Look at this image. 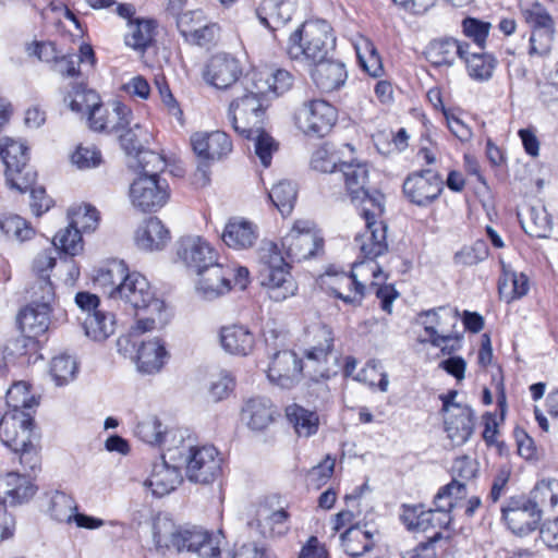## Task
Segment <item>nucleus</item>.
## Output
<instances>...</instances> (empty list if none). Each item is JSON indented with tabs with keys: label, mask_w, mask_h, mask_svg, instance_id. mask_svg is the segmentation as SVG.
<instances>
[{
	"label": "nucleus",
	"mask_w": 558,
	"mask_h": 558,
	"mask_svg": "<svg viewBox=\"0 0 558 558\" xmlns=\"http://www.w3.org/2000/svg\"><path fill=\"white\" fill-rule=\"evenodd\" d=\"M502 519L517 536H526L539 527L542 510L536 509L527 496L511 497L501 508Z\"/></svg>",
	"instance_id": "2eb2a0df"
},
{
	"label": "nucleus",
	"mask_w": 558,
	"mask_h": 558,
	"mask_svg": "<svg viewBox=\"0 0 558 558\" xmlns=\"http://www.w3.org/2000/svg\"><path fill=\"white\" fill-rule=\"evenodd\" d=\"M167 352L159 339L143 341L137 349L136 364L140 372L154 374L161 369Z\"/></svg>",
	"instance_id": "e433bc0d"
},
{
	"label": "nucleus",
	"mask_w": 558,
	"mask_h": 558,
	"mask_svg": "<svg viewBox=\"0 0 558 558\" xmlns=\"http://www.w3.org/2000/svg\"><path fill=\"white\" fill-rule=\"evenodd\" d=\"M177 27L186 43L197 46L213 43L219 32L218 25L209 22L202 10L179 14Z\"/></svg>",
	"instance_id": "412c9836"
},
{
	"label": "nucleus",
	"mask_w": 558,
	"mask_h": 558,
	"mask_svg": "<svg viewBox=\"0 0 558 558\" xmlns=\"http://www.w3.org/2000/svg\"><path fill=\"white\" fill-rule=\"evenodd\" d=\"M501 276L498 281L500 298L507 303L524 296L529 292V279L523 272H517L505 262H500Z\"/></svg>",
	"instance_id": "f704fd0d"
},
{
	"label": "nucleus",
	"mask_w": 558,
	"mask_h": 558,
	"mask_svg": "<svg viewBox=\"0 0 558 558\" xmlns=\"http://www.w3.org/2000/svg\"><path fill=\"white\" fill-rule=\"evenodd\" d=\"M191 145L203 160H220L232 151V142L222 131L196 132L191 136Z\"/></svg>",
	"instance_id": "a878e982"
},
{
	"label": "nucleus",
	"mask_w": 558,
	"mask_h": 558,
	"mask_svg": "<svg viewBox=\"0 0 558 558\" xmlns=\"http://www.w3.org/2000/svg\"><path fill=\"white\" fill-rule=\"evenodd\" d=\"M282 250L291 262H302L315 256L323 248V238L318 234L314 221L296 220L291 230L281 240Z\"/></svg>",
	"instance_id": "9b49d317"
},
{
	"label": "nucleus",
	"mask_w": 558,
	"mask_h": 558,
	"mask_svg": "<svg viewBox=\"0 0 558 558\" xmlns=\"http://www.w3.org/2000/svg\"><path fill=\"white\" fill-rule=\"evenodd\" d=\"M536 506V509L544 510L545 507L554 508L558 505V481L542 480L527 497Z\"/></svg>",
	"instance_id": "6e6d98bb"
},
{
	"label": "nucleus",
	"mask_w": 558,
	"mask_h": 558,
	"mask_svg": "<svg viewBox=\"0 0 558 558\" xmlns=\"http://www.w3.org/2000/svg\"><path fill=\"white\" fill-rule=\"evenodd\" d=\"M257 239L253 223L243 219L230 220L222 232L223 242L232 248L243 250L251 247Z\"/></svg>",
	"instance_id": "4c0bfd02"
},
{
	"label": "nucleus",
	"mask_w": 558,
	"mask_h": 558,
	"mask_svg": "<svg viewBox=\"0 0 558 558\" xmlns=\"http://www.w3.org/2000/svg\"><path fill=\"white\" fill-rule=\"evenodd\" d=\"M336 108L323 99L305 101L295 116L298 128L305 134L324 136L337 121Z\"/></svg>",
	"instance_id": "dca6fc26"
},
{
	"label": "nucleus",
	"mask_w": 558,
	"mask_h": 558,
	"mask_svg": "<svg viewBox=\"0 0 558 558\" xmlns=\"http://www.w3.org/2000/svg\"><path fill=\"white\" fill-rule=\"evenodd\" d=\"M169 460L184 466L186 478L195 484L208 485L215 482L222 472V457L216 447L194 446L182 436V441L170 448Z\"/></svg>",
	"instance_id": "20e7f679"
},
{
	"label": "nucleus",
	"mask_w": 558,
	"mask_h": 558,
	"mask_svg": "<svg viewBox=\"0 0 558 558\" xmlns=\"http://www.w3.org/2000/svg\"><path fill=\"white\" fill-rule=\"evenodd\" d=\"M336 46L330 24L324 20L305 21L289 37L287 52L291 59L314 65L328 58Z\"/></svg>",
	"instance_id": "39448f33"
},
{
	"label": "nucleus",
	"mask_w": 558,
	"mask_h": 558,
	"mask_svg": "<svg viewBox=\"0 0 558 558\" xmlns=\"http://www.w3.org/2000/svg\"><path fill=\"white\" fill-rule=\"evenodd\" d=\"M275 408L267 398H252L247 400L242 418L254 430L265 429L274 420Z\"/></svg>",
	"instance_id": "c9c22d12"
},
{
	"label": "nucleus",
	"mask_w": 558,
	"mask_h": 558,
	"mask_svg": "<svg viewBox=\"0 0 558 558\" xmlns=\"http://www.w3.org/2000/svg\"><path fill=\"white\" fill-rule=\"evenodd\" d=\"M340 163L338 151L328 144L318 147L311 158L312 168L324 173L333 172Z\"/></svg>",
	"instance_id": "0e129e2a"
},
{
	"label": "nucleus",
	"mask_w": 558,
	"mask_h": 558,
	"mask_svg": "<svg viewBox=\"0 0 558 558\" xmlns=\"http://www.w3.org/2000/svg\"><path fill=\"white\" fill-rule=\"evenodd\" d=\"M241 74L242 69L234 57L218 53L209 59L204 72V78L217 89L232 88L236 92L242 87L241 82H239Z\"/></svg>",
	"instance_id": "aec40b11"
},
{
	"label": "nucleus",
	"mask_w": 558,
	"mask_h": 558,
	"mask_svg": "<svg viewBox=\"0 0 558 558\" xmlns=\"http://www.w3.org/2000/svg\"><path fill=\"white\" fill-rule=\"evenodd\" d=\"M489 255V250L485 241L477 240L471 246H464L453 256V262L458 266H474L485 260Z\"/></svg>",
	"instance_id": "69168bd1"
},
{
	"label": "nucleus",
	"mask_w": 558,
	"mask_h": 558,
	"mask_svg": "<svg viewBox=\"0 0 558 558\" xmlns=\"http://www.w3.org/2000/svg\"><path fill=\"white\" fill-rule=\"evenodd\" d=\"M344 551L351 557H360L374 546L373 534L359 525H351L340 536Z\"/></svg>",
	"instance_id": "a18cd8bd"
},
{
	"label": "nucleus",
	"mask_w": 558,
	"mask_h": 558,
	"mask_svg": "<svg viewBox=\"0 0 558 558\" xmlns=\"http://www.w3.org/2000/svg\"><path fill=\"white\" fill-rule=\"evenodd\" d=\"M77 510V504L73 497L65 493L57 492L50 502V515L60 523H72Z\"/></svg>",
	"instance_id": "13d9d810"
},
{
	"label": "nucleus",
	"mask_w": 558,
	"mask_h": 558,
	"mask_svg": "<svg viewBox=\"0 0 558 558\" xmlns=\"http://www.w3.org/2000/svg\"><path fill=\"white\" fill-rule=\"evenodd\" d=\"M462 33L472 40L474 48L484 50L490 31V23L475 17H465L462 23Z\"/></svg>",
	"instance_id": "680f3d73"
},
{
	"label": "nucleus",
	"mask_w": 558,
	"mask_h": 558,
	"mask_svg": "<svg viewBox=\"0 0 558 558\" xmlns=\"http://www.w3.org/2000/svg\"><path fill=\"white\" fill-rule=\"evenodd\" d=\"M384 204L376 203L373 207L361 208V216L365 221V230L355 236V243L368 263L383 255L388 250L387 226L381 220Z\"/></svg>",
	"instance_id": "9d476101"
},
{
	"label": "nucleus",
	"mask_w": 558,
	"mask_h": 558,
	"mask_svg": "<svg viewBox=\"0 0 558 558\" xmlns=\"http://www.w3.org/2000/svg\"><path fill=\"white\" fill-rule=\"evenodd\" d=\"M137 438L142 441L158 446L163 452H169L170 448H175L179 441H182L184 433L181 429L168 428L163 426L157 416H147L140 421L134 430Z\"/></svg>",
	"instance_id": "5701e85b"
},
{
	"label": "nucleus",
	"mask_w": 558,
	"mask_h": 558,
	"mask_svg": "<svg viewBox=\"0 0 558 558\" xmlns=\"http://www.w3.org/2000/svg\"><path fill=\"white\" fill-rule=\"evenodd\" d=\"M244 137L253 141L255 156L263 167L268 168L271 165L274 153L279 148L278 142H276L270 134L265 132L263 128H260L258 132Z\"/></svg>",
	"instance_id": "4d7b16f0"
},
{
	"label": "nucleus",
	"mask_w": 558,
	"mask_h": 558,
	"mask_svg": "<svg viewBox=\"0 0 558 558\" xmlns=\"http://www.w3.org/2000/svg\"><path fill=\"white\" fill-rule=\"evenodd\" d=\"M262 270V284L267 289L269 299L282 302L295 295L298 284L290 272V265L278 244L272 241L263 242L258 251Z\"/></svg>",
	"instance_id": "423d86ee"
},
{
	"label": "nucleus",
	"mask_w": 558,
	"mask_h": 558,
	"mask_svg": "<svg viewBox=\"0 0 558 558\" xmlns=\"http://www.w3.org/2000/svg\"><path fill=\"white\" fill-rule=\"evenodd\" d=\"M0 158L5 166V181L11 189L25 193L35 182L36 174L27 168L28 147L21 140H0Z\"/></svg>",
	"instance_id": "6e6552de"
},
{
	"label": "nucleus",
	"mask_w": 558,
	"mask_h": 558,
	"mask_svg": "<svg viewBox=\"0 0 558 558\" xmlns=\"http://www.w3.org/2000/svg\"><path fill=\"white\" fill-rule=\"evenodd\" d=\"M403 193L413 204L425 207L435 202L444 190L441 177L432 169L410 173L403 182Z\"/></svg>",
	"instance_id": "a211bd4d"
},
{
	"label": "nucleus",
	"mask_w": 558,
	"mask_h": 558,
	"mask_svg": "<svg viewBox=\"0 0 558 558\" xmlns=\"http://www.w3.org/2000/svg\"><path fill=\"white\" fill-rule=\"evenodd\" d=\"M466 496V485L464 482L453 480L442 486L434 498V504L438 510L450 514L451 510L457 506L459 499Z\"/></svg>",
	"instance_id": "603ef678"
},
{
	"label": "nucleus",
	"mask_w": 558,
	"mask_h": 558,
	"mask_svg": "<svg viewBox=\"0 0 558 558\" xmlns=\"http://www.w3.org/2000/svg\"><path fill=\"white\" fill-rule=\"evenodd\" d=\"M470 44L454 38H440L429 43L426 50V59L434 66H451L456 58L462 59L463 53L469 52Z\"/></svg>",
	"instance_id": "2f4dec72"
},
{
	"label": "nucleus",
	"mask_w": 558,
	"mask_h": 558,
	"mask_svg": "<svg viewBox=\"0 0 558 558\" xmlns=\"http://www.w3.org/2000/svg\"><path fill=\"white\" fill-rule=\"evenodd\" d=\"M286 415L300 437H310L316 434L319 424L316 412L291 404L286 409Z\"/></svg>",
	"instance_id": "49530a36"
},
{
	"label": "nucleus",
	"mask_w": 558,
	"mask_h": 558,
	"mask_svg": "<svg viewBox=\"0 0 558 558\" xmlns=\"http://www.w3.org/2000/svg\"><path fill=\"white\" fill-rule=\"evenodd\" d=\"M52 307L28 304L19 314V325L26 338H37L46 333L50 326Z\"/></svg>",
	"instance_id": "473e14b6"
},
{
	"label": "nucleus",
	"mask_w": 558,
	"mask_h": 558,
	"mask_svg": "<svg viewBox=\"0 0 558 558\" xmlns=\"http://www.w3.org/2000/svg\"><path fill=\"white\" fill-rule=\"evenodd\" d=\"M124 43L136 51H145L154 39V23L148 20L129 21Z\"/></svg>",
	"instance_id": "de8ad7c7"
},
{
	"label": "nucleus",
	"mask_w": 558,
	"mask_h": 558,
	"mask_svg": "<svg viewBox=\"0 0 558 558\" xmlns=\"http://www.w3.org/2000/svg\"><path fill=\"white\" fill-rule=\"evenodd\" d=\"M134 156L136 158V168L142 172L140 175H159L167 166L162 155L146 149V147L135 153Z\"/></svg>",
	"instance_id": "e2e57ef3"
},
{
	"label": "nucleus",
	"mask_w": 558,
	"mask_h": 558,
	"mask_svg": "<svg viewBox=\"0 0 558 558\" xmlns=\"http://www.w3.org/2000/svg\"><path fill=\"white\" fill-rule=\"evenodd\" d=\"M354 47L363 70L373 77L380 76L383 73V63L373 41L361 36Z\"/></svg>",
	"instance_id": "09e8293b"
},
{
	"label": "nucleus",
	"mask_w": 558,
	"mask_h": 558,
	"mask_svg": "<svg viewBox=\"0 0 558 558\" xmlns=\"http://www.w3.org/2000/svg\"><path fill=\"white\" fill-rule=\"evenodd\" d=\"M49 371L56 385L64 386L74 380L78 366L73 356L66 353H60L52 357Z\"/></svg>",
	"instance_id": "3c124183"
},
{
	"label": "nucleus",
	"mask_w": 558,
	"mask_h": 558,
	"mask_svg": "<svg viewBox=\"0 0 558 558\" xmlns=\"http://www.w3.org/2000/svg\"><path fill=\"white\" fill-rule=\"evenodd\" d=\"M525 22L532 31L554 27V21L547 10L539 3L533 2L521 9Z\"/></svg>",
	"instance_id": "774afa93"
},
{
	"label": "nucleus",
	"mask_w": 558,
	"mask_h": 558,
	"mask_svg": "<svg viewBox=\"0 0 558 558\" xmlns=\"http://www.w3.org/2000/svg\"><path fill=\"white\" fill-rule=\"evenodd\" d=\"M182 534L183 530L177 527L170 519H157L154 523L153 536L157 549L173 548L182 551Z\"/></svg>",
	"instance_id": "37998d69"
},
{
	"label": "nucleus",
	"mask_w": 558,
	"mask_h": 558,
	"mask_svg": "<svg viewBox=\"0 0 558 558\" xmlns=\"http://www.w3.org/2000/svg\"><path fill=\"white\" fill-rule=\"evenodd\" d=\"M296 195V186L290 181L278 182L268 194L274 206H276L282 215H289L292 211Z\"/></svg>",
	"instance_id": "5fc2aeb1"
},
{
	"label": "nucleus",
	"mask_w": 558,
	"mask_h": 558,
	"mask_svg": "<svg viewBox=\"0 0 558 558\" xmlns=\"http://www.w3.org/2000/svg\"><path fill=\"white\" fill-rule=\"evenodd\" d=\"M418 323L424 327L426 338H420V342H429L435 348H440L444 354H450L457 347L449 344L458 341V338L444 327L445 320H457L456 314L446 307L428 310L418 314Z\"/></svg>",
	"instance_id": "f3484780"
},
{
	"label": "nucleus",
	"mask_w": 558,
	"mask_h": 558,
	"mask_svg": "<svg viewBox=\"0 0 558 558\" xmlns=\"http://www.w3.org/2000/svg\"><path fill=\"white\" fill-rule=\"evenodd\" d=\"M36 487L29 478L16 472H10L0 478V501L3 505L15 506L29 500Z\"/></svg>",
	"instance_id": "7c9ffc66"
},
{
	"label": "nucleus",
	"mask_w": 558,
	"mask_h": 558,
	"mask_svg": "<svg viewBox=\"0 0 558 558\" xmlns=\"http://www.w3.org/2000/svg\"><path fill=\"white\" fill-rule=\"evenodd\" d=\"M5 402L9 412L25 411L38 405L35 396L31 393L29 386L25 381H17L8 389Z\"/></svg>",
	"instance_id": "864d4df0"
},
{
	"label": "nucleus",
	"mask_w": 558,
	"mask_h": 558,
	"mask_svg": "<svg viewBox=\"0 0 558 558\" xmlns=\"http://www.w3.org/2000/svg\"><path fill=\"white\" fill-rule=\"evenodd\" d=\"M401 520L411 531L426 532L429 529L440 531L451 522V515L447 512L435 509H424L422 505L403 506Z\"/></svg>",
	"instance_id": "393cba45"
},
{
	"label": "nucleus",
	"mask_w": 558,
	"mask_h": 558,
	"mask_svg": "<svg viewBox=\"0 0 558 558\" xmlns=\"http://www.w3.org/2000/svg\"><path fill=\"white\" fill-rule=\"evenodd\" d=\"M311 75L317 88L324 93L341 88L348 78L344 63L329 58L315 64Z\"/></svg>",
	"instance_id": "c756f323"
},
{
	"label": "nucleus",
	"mask_w": 558,
	"mask_h": 558,
	"mask_svg": "<svg viewBox=\"0 0 558 558\" xmlns=\"http://www.w3.org/2000/svg\"><path fill=\"white\" fill-rule=\"evenodd\" d=\"M169 196V185L159 175H138L129 189L132 206L142 213L159 210L167 204Z\"/></svg>",
	"instance_id": "ddd939ff"
},
{
	"label": "nucleus",
	"mask_w": 558,
	"mask_h": 558,
	"mask_svg": "<svg viewBox=\"0 0 558 558\" xmlns=\"http://www.w3.org/2000/svg\"><path fill=\"white\" fill-rule=\"evenodd\" d=\"M69 226L61 229L52 244L63 253L75 256L83 251L82 232H94L99 225V211L89 204L72 206L68 210Z\"/></svg>",
	"instance_id": "0eeeda50"
},
{
	"label": "nucleus",
	"mask_w": 558,
	"mask_h": 558,
	"mask_svg": "<svg viewBox=\"0 0 558 558\" xmlns=\"http://www.w3.org/2000/svg\"><path fill=\"white\" fill-rule=\"evenodd\" d=\"M29 304L38 306L47 304V307H52L56 300V292L50 277L36 278L29 289Z\"/></svg>",
	"instance_id": "338daca9"
},
{
	"label": "nucleus",
	"mask_w": 558,
	"mask_h": 558,
	"mask_svg": "<svg viewBox=\"0 0 558 558\" xmlns=\"http://www.w3.org/2000/svg\"><path fill=\"white\" fill-rule=\"evenodd\" d=\"M34 421L26 411H7L0 420V440L14 452H21L20 462L31 454Z\"/></svg>",
	"instance_id": "f8f14e48"
},
{
	"label": "nucleus",
	"mask_w": 558,
	"mask_h": 558,
	"mask_svg": "<svg viewBox=\"0 0 558 558\" xmlns=\"http://www.w3.org/2000/svg\"><path fill=\"white\" fill-rule=\"evenodd\" d=\"M445 432L456 446L465 444L474 432V413L470 407H454L452 412L445 413Z\"/></svg>",
	"instance_id": "c85d7f7f"
},
{
	"label": "nucleus",
	"mask_w": 558,
	"mask_h": 558,
	"mask_svg": "<svg viewBox=\"0 0 558 558\" xmlns=\"http://www.w3.org/2000/svg\"><path fill=\"white\" fill-rule=\"evenodd\" d=\"M219 342L227 353L247 356L254 351L256 339L247 326L232 324L220 328Z\"/></svg>",
	"instance_id": "cd10ccee"
},
{
	"label": "nucleus",
	"mask_w": 558,
	"mask_h": 558,
	"mask_svg": "<svg viewBox=\"0 0 558 558\" xmlns=\"http://www.w3.org/2000/svg\"><path fill=\"white\" fill-rule=\"evenodd\" d=\"M99 95L92 89H87L83 85L73 86L64 97V102L69 108L81 114H88V111L96 105H99Z\"/></svg>",
	"instance_id": "8fccbe9b"
},
{
	"label": "nucleus",
	"mask_w": 558,
	"mask_h": 558,
	"mask_svg": "<svg viewBox=\"0 0 558 558\" xmlns=\"http://www.w3.org/2000/svg\"><path fill=\"white\" fill-rule=\"evenodd\" d=\"M114 291V300H121L134 310L144 312V315L131 328L130 333L118 339L120 350L126 351L124 343H130L132 338L168 323L169 314L165 302L155 296L148 280L142 274L128 271L124 280Z\"/></svg>",
	"instance_id": "f03ea898"
},
{
	"label": "nucleus",
	"mask_w": 558,
	"mask_h": 558,
	"mask_svg": "<svg viewBox=\"0 0 558 558\" xmlns=\"http://www.w3.org/2000/svg\"><path fill=\"white\" fill-rule=\"evenodd\" d=\"M119 141L128 155H134L153 143L154 130L149 122H135L119 135Z\"/></svg>",
	"instance_id": "58836bf2"
},
{
	"label": "nucleus",
	"mask_w": 558,
	"mask_h": 558,
	"mask_svg": "<svg viewBox=\"0 0 558 558\" xmlns=\"http://www.w3.org/2000/svg\"><path fill=\"white\" fill-rule=\"evenodd\" d=\"M340 171L353 204L361 208L373 207L376 203L384 204V195L376 190L371 192L367 187L369 174L367 163L362 161L341 162Z\"/></svg>",
	"instance_id": "4468645a"
},
{
	"label": "nucleus",
	"mask_w": 558,
	"mask_h": 558,
	"mask_svg": "<svg viewBox=\"0 0 558 558\" xmlns=\"http://www.w3.org/2000/svg\"><path fill=\"white\" fill-rule=\"evenodd\" d=\"M129 269L123 260H110L94 276V282L102 288L109 298H116V288L124 280Z\"/></svg>",
	"instance_id": "79ce46f5"
},
{
	"label": "nucleus",
	"mask_w": 558,
	"mask_h": 558,
	"mask_svg": "<svg viewBox=\"0 0 558 558\" xmlns=\"http://www.w3.org/2000/svg\"><path fill=\"white\" fill-rule=\"evenodd\" d=\"M250 78L251 85L257 86V84H262L260 82L265 80L268 89L265 90V98L267 99L269 94H274L275 96H279L286 92H288L292 84L293 78L292 75L286 70H276L275 72L262 71V72H252L246 75Z\"/></svg>",
	"instance_id": "c03bdc74"
},
{
	"label": "nucleus",
	"mask_w": 558,
	"mask_h": 558,
	"mask_svg": "<svg viewBox=\"0 0 558 558\" xmlns=\"http://www.w3.org/2000/svg\"><path fill=\"white\" fill-rule=\"evenodd\" d=\"M170 240V232L157 217L146 219L136 230V245L144 251H159Z\"/></svg>",
	"instance_id": "72a5a7b5"
},
{
	"label": "nucleus",
	"mask_w": 558,
	"mask_h": 558,
	"mask_svg": "<svg viewBox=\"0 0 558 558\" xmlns=\"http://www.w3.org/2000/svg\"><path fill=\"white\" fill-rule=\"evenodd\" d=\"M471 48L470 46L469 52L463 53L461 59L465 63L469 76L477 82L490 80L496 68V59L483 50Z\"/></svg>",
	"instance_id": "ea45409f"
},
{
	"label": "nucleus",
	"mask_w": 558,
	"mask_h": 558,
	"mask_svg": "<svg viewBox=\"0 0 558 558\" xmlns=\"http://www.w3.org/2000/svg\"><path fill=\"white\" fill-rule=\"evenodd\" d=\"M181 482V465L171 462L165 451L160 459L153 463L145 485L151 489L155 496L162 497L173 492Z\"/></svg>",
	"instance_id": "b1692460"
},
{
	"label": "nucleus",
	"mask_w": 558,
	"mask_h": 558,
	"mask_svg": "<svg viewBox=\"0 0 558 558\" xmlns=\"http://www.w3.org/2000/svg\"><path fill=\"white\" fill-rule=\"evenodd\" d=\"M303 363L295 352L279 351L274 354L267 369L269 381L280 388L290 389L302 378Z\"/></svg>",
	"instance_id": "4be33fe9"
},
{
	"label": "nucleus",
	"mask_w": 558,
	"mask_h": 558,
	"mask_svg": "<svg viewBox=\"0 0 558 558\" xmlns=\"http://www.w3.org/2000/svg\"><path fill=\"white\" fill-rule=\"evenodd\" d=\"M251 85L250 78L245 75L241 81V88L230 102L228 118L233 130L241 136H250L263 128L267 100L265 90L269 88L267 82Z\"/></svg>",
	"instance_id": "7ed1b4c3"
},
{
	"label": "nucleus",
	"mask_w": 558,
	"mask_h": 558,
	"mask_svg": "<svg viewBox=\"0 0 558 558\" xmlns=\"http://www.w3.org/2000/svg\"><path fill=\"white\" fill-rule=\"evenodd\" d=\"M0 231L8 238L24 242L35 235L33 227L20 216H8L0 219Z\"/></svg>",
	"instance_id": "bf43d9fd"
},
{
	"label": "nucleus",
	"mask_w": 558,
	"mask_h": 558,
	"mask_svg": "<svg viewBox=\"0 0 558 558\" xmlns=\"http://www.w3.org/2000/svg\"><path fill=\"white\" fill-rule=\"evenodd\" d=\"M260 11L265 13V16H260V22L266 26H270L269 20L284 24L291 19L289 0H263Z\"/></svg>",
	"instance_id": "052dcab7"
},
{
	"label": "nucleus",
	"mask_w": 558,
	"mask_h": 558,
	"mask_svg": "<svg viewBox=\"0 0 558 558\" xmlns=\"http://www.w3.org/2000/svg\"><path fill=\"white\" fill-rule=\"evenodd\" d=\"M315 344L305 351V367L313 377L329 378L336 375L340 368L339 359L332 351V330L326 325H317L313 328Z\"/></svg>",
	"instance_id": "1a4fd4ad"
},
{
	"label": "nucleus",
	"mask_w": 558,
	"mask_h": 558,
	"mask_svg": "<svg viewBox=\"0 0 558 558\" xmlns=\"http://www.w3.org/2000/svg\"><path fill=\"white\" fill-rule=\"evenodd\" d=\"M368 275L375 279L371 282L369 289L375 290L376 296L380 300L381 310L390 314L398 292L390 284L381 286L386 277L376 263H354L349 274L329 269L319 277V284L345 304L360 306L365 296V279Z\"/></svg>",
	"instance_id": "f257e3e1"
},
{
	"label": "nucleus",
	"mask_w": 558,
	"mask_h": 558,
	"mask_svg": "<svg viewBox=\"0 0 558 558\" xmlns=\"http://www.w3.org/2000/svg\"><path fill=\"white\" fill-rule=\"evenodd\" d=\"M178 258L196 274L206 270L218 262V253L213 245L202 236L189 235L182 238L177 246Z\"/></svg>",
	"instance_id": "6ab92c4d"
},
{
	"label": "nucleus",
	"mask_w": 558,
	"mask_h": 558,
	"mask_svg": "<svg viewBox=\"0 0 558 558\" xmlns=\"http://www.w3.org/2000/svg\"><path fill=\"white\" fill-rule=\"evenodd\" d=\"M197 275L199 279L196 283V291L206 300L217 299L232 288L231 271L218 262Z\"/></svg>",
	"instance_id": "bb28decb"
},
{
	"label": "nucleus",
	"mask_w": 558,
	"mask_h": 558,
	"mask_svg": "<svg viewBox=\"0 0 558 558\" xmlns=\"http://www.w3.org/2000/svg\"><path fill=\"white\" fill-rule=\"evenodd\" d=\"M85 335L94 341H105L116 331V317L112 313L94 311L83 319Z\"/></svg>",
	"instance_id": "a19ab883"
}]
</instances>
